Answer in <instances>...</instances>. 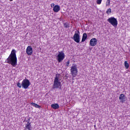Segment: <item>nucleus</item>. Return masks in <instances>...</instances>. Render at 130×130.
Listing matches in <instances>:
<instances>
[{
	"instance_id": "nucleus-19",
	"label": "nucleus",
	"mask_w": 130,
	"mask_h": 130,
	"mask_svg": "<svg viewBox=\"0 0 130 130\" xmlns=\"http://www.w3.org/2000/svg\"><path fill=\"white\" fill-rule=\"evenodd\" d=\"M101 3H102V0H96V4L98 5H101Z\"/></svg>"
},
{
	"instance_id": "nucleus-12",
	"label": "nucleus",
	"mask_w": 130,
	"mask_h": 130,
	"mask_svg": "<svg viewBox=\"0 0 130 130\" xmlns=\"http://www.w3.org/2000/svg\"><path fill=\"white\" fill-rule=\"evenodd\" d=\"M87 34L86 33H84L83 34L81 42H85V41H86V40L87 39Z\"/></svg>"
},
{
	"instance_id": "nucleus-10",
	"label": "nucleus",
	"mask_w": 130,
	"mask_h": 130,
	"mask_svg": "<svg viewBox=\"0 0 130 130\" xmlns=\"http://www.w3.org/2000/svg\"><path fill=\"white\" fill-rule=\"evenodd\" d=\"M119 99V100H121V102H122V103H123V102L125 101V95H124L123 93L120 94Z\"/></svg>"
},
{
	"instance_id": "nucleus-11",
	"label": "nucleus",
	"mask_w": 130,
	"mask_h": 130,
	"mask_svg": "<svg viewBox=\"0 0 130 130\" xmlns=\"http://www.w3.org/2000/svg\"><path fill=\"white\" fill-rule=\"evenodd\" d=\"M53 10L55 13H57L60 11V7L58 5H55L54 6Z\"/></svg>"
},
{
	"instance_id": "nucleus-22",
	"label": "nucleus",
	"mask_w": 130,
	"mask_h": 130,
	"mask_svg": "<svg viewBox=\"0 0 130 130\" xmlns=\"http://www.w3.org/2000/svg\"><path fill=\"white\" fill-rule=\"evenodd\" d=\"M26 122H27V123H26V124H31V123L30 122V118L26 120Z\"/></svg>"
},
{
	"instance_id": "nucleus-23",
	"label": "nucleus",
	"mask_w": 130,
	"mask_h": 130,
	"mask_svg": "<svg viewBox=\"0 0 130 130\" xmlns=\"http://www.w3.org/2000/svg\"><path fill=\"white\" fill-rule=\"evenodd\" d=\"M108 4L106 3V6H110V0H108Z\"/></svg>"
},
{
	"instance_id": "nucleus-16",
	"label": "nucleus",
	"mask_w": 130,
	"mask_h": 130,
	"mask_svg": "<svg viewBox=\"0 0 130 130\" xmlns=\"http://www.w3.org/2000/svg\"><path fill=\"white\" fill-rule=\"evenodd\" d=\"M124 63L125 69H128V68H129V64L127 63V61H125Z\"/></svg>"
},
{
	"instance_id": "nucleus-15",
	"label": "nucleus",
	"mask_w": 130,
	"mask_h": 130,
	"mask_svg": "<svg viewBox=\"0 0 130 130\" xmlns=\"http://www.w3.org/2000/svg\"><path fill=\"white\" fill-rule=\"evenodd\" d=\"M31 105H32V106H34V107H36V108H41V106H40L38 104L34 103H31Z\"/></svg>"
},
{
	"instance_id": "nucleus-2",
	"label": "nucleus",
	"mask_w": 130,
	"mask_h": 130,
	"mask_svg": "<svg viewBox=\"0 0 130 130\" xmlns=\"http://www.w3.org/2000/svg\"><path fill=\"white\" fill-rule=\"evenodd\" d=\"M60 75L59 74H57L55 75V77L54 78L53 84V89H60L61 88V82H60Z\"/></svg>"
},
{
	"instance_id": "nucleus-3",
	"label": "nucleus",
	"mask_w": 130,
	"mask_h": 130,
	"mask_svg": "<svg viewBox=\"0 0 130 130\" xmlns=\"http://www.w3.org/2000/svg\"><path fill=\"white\" fill-rule=\"evenodd\" d=\"M71 74L74 78H76L78 75V67L77 65L72 66L71 67Z\"/></svg>"
},
{
	"instance_id": "nucleus-18",
	"label": "nucleus",
	"mask_w": 130,
	"mask_h": 130,
	"mask_svg": "<svg viewBox=\"0 0 130 130\" xmlns=\"http://www.w3.org/2000/svg\"><path fill=\"white\" fill-rule=\"evenodd\" d=\"M17 86L18 87V88H22V83L21 84V83L18 82L17 83Z\"/></svg>"
},
{
	"instance_id": "nucleus-17",
	"label": "nucleus",
	"mask_w": 130,
	"mask_h": 130,
	"mask_svg": "<svg viewBox=\"0 0 130 130\" xmlns=\"http://www.w3.org/2000/svg\"><path fill=\"white\" fill-rule=\"evenodd\" d=\"M64 28H70V24L68 22H66L63 23Z\"/></svg>"
},
{
	"instance_id": "nucleus-21",
	"label": "nucleus",
	"mask_w": 130,
	"mask_h": 130,
	"mask_svg": "<svg viewBox=\"0 0 130 130\" xmlns=\"http://www.w3.org/2000/svg\"><path fill=\"white\" fill-rule=\"evenodd\" d=\"M70 64V60H69L68 61H67L66 64V67H69Z\"/></svg>"
},
{
	"instance_id": "nucleus-6",
	"label": "nucleus",
	"mask_w": 130,
	"mask_h": 130,
	"mask_svg": "<svg viewBox=\"0 0 130 130\" xmlns=\"http://www.w3.org/2000/svg\"><path fill=\"white\" fill-rule=\"evenodd\" d=\"M30 85H31V83H30V81L27 79V78L24 79L22 82V87L23 88V89H28Z\"/></svg>"
},
{
	"instance_id": "nucleus-24",
	"label": "nucleus",
	"mask_w": 130,
	"mask_h": 130,
	"mask_svg": "<svg viewBox=\"0 0 130 130\" xmlns=\"http://www.w3.org/2000/svg\"><path fill=\"white\" fill-rule=\"evenodd\" d=\"M51 8H53H53H54V7H55L54 3L51 4Z\"/></svg>"
},
{
	"instance_id": "nucleus-1",
	"label": "nucleus",
	"mask_w": 130,
	"mask_h": 130,
	"mask_svg": "<svg viewBox=\"0 0 130 130\" xmlns=\"http://www.w3.org/2000/svg\"><path fill=\"white\" fill-rule=\"evenodd\" d=\"M16 50H12L11 54L8 58L6 60V62L12 64V67H16L17 63V55H16Z\"/></svg>"
},
{
	"instance_id": "nucleus-9",
	"label": "nucleus",
	"mask_w": 130,
	"mask_h": 130,
	"mask_svg": "<svg viewBox=\"0 0 130 130\" xmlns=\"http://www.w3.org/2000/svg\"><path fill=\"white\" fill-rule=\"evenodd\" d=\"M33 53V49L30 46H28L26 48V53L28 55H31Z\"/></svg>"
},
{
	"instance_id": "nucleus-8",
	"label": "nucleus",
	"mask_w": 130,
	"mask_h": 130,
	"mask_svg": "<svg viewBox=\"0 0 130 130\" xmlns=\"http://www.w3.org/2000/svg\"><path fill=\"white\" fill-rule=\"evenodd\" d=\"M89 45L90 46H95V45H97V39H91L89 41Z\"/></svg>"
},
{
	"instance_id": "nucleus-4",
	"label": "nucleus",
	"mask_w": 130,
	"mask_h": 130,
	"mask_svg": "<svg viewBox=\"0 0 130 130\" xmlns=\"http://www.w3.org/2000/svg\"><path fill=\"white\" fill-rule=\"evenodd\" d=\"M107 21L111 24V25H112L113 27H116L118 24L117 19L113 17L109 18V19H107Z\"/></svg>"
},
{
	"instance_id": "nucleus-7",
	"label": "nucleus",
	"mask_w": 130,
	"mask_h": 130,
	"mask_svg": "<svg viewBox=\"0 0 130 130\" xmlns=\"http://www.w3.org/2000/svg\"><path fill=\"white\" fill-rule=\"evenodd\" d=\"M72 39H73L77 43H80V31L79 30L75 31L73 37H72Z\"/></svg>"
},
{
	"instance_id": "nucleus-13",
	"label": "nucleus",
	"mask_w": 130,
	"mask_h": 130,
	"mask_svg": "<svg viewBox=\"0 0 130 130\" xmlns=\"http://www.w3.org/2000/svg\"><path fill=\"white\" fill-rule=\"evenodd\" d=\"M32 128H33V127H32V125H31V124H25V129L32 130Z\"/></svg>"
},
{
	"instance_id": "nucleus-20",
	"label": "nucleus",
	"mask_w": 130,
	"mask_h": 130,
	"mask_svg": "<svg viewBox=\"0 0 130 130\" xmlns=\"http://www.w3.org/2000/svg\"><path fill=\"white\" fill-rule=\"evenodd\" d=\"M109 13H111V9L109 8V9H108L106 11V13L107 14H109Z\"/></svg>"
},
{
	"instance_id": "nucleus-14",
	"label": "nucleus",
	"mask_w": 130,
	"mask_h": 130,
	"mask_svg": "<svg viewBox=\"0 0 130 130\" xmlns=\"http://www.w3.org/2000/svg\"><path fill=\"white\" fill-rule=\"evenodd\" d=\"M51 107L53 109H58V108H59V105H58V104H52Z\"/></svg>"
},
{
	"instance_id": "nucleus-26",
	"label": "nucleus",
	"mask_w": 130,
	"mask_h": 130,
	"mask_svg": "<svg viewBox=\"0 0 130 130\" xmlns=\"http://www.w3.org/2000/svg\"><path fill=\"white\" fill-rule=\"evenodd\" d=\"M94 127H95V126H96V125H94Z\"/></svg>"
},
{
	"instance_id": "nucleus-25",
	"label": "nucleus",
	"mask_w": 130,
	"mask_h": 130,
	"mask_svg": "<svg viewBox=\"0 0 130 130\" xmlns=\"http://www.w3.org/2000/svg\"><path fill=\"white\" fill-rule=\"evenodd\" d=\"M10 2H13V0H10Z\"/></svg>"
},
{
	"instance_id": "nucleus-5",
	"label": "nucleus",
	"mask_w": 130,
	"mask_h": 130,
	"mask_svg": "<svg viewBox=\"0 0 130 130\" xmlns=\"http://www.w3.org/2000/svg\"><path fill=\"white\" fill-rule=\"evenodd\" d=\"M64 57H66V55H64V53L62 51L58 52V54L57 56L58 62H61L64 59Z\"/></svg>"
}]
</instances>
